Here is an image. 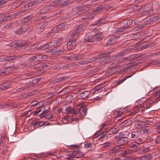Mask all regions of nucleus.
<instances>
[{"mask_svg": "<svg viewBox=\"0 0 160 160\" xmlns=\"http://www.w3.org/2000/svg\"><path fill=\"white\" fill-rule=\"evenodd\" d=\"M38 104L37 101H34L32 102L31 104L32 106H36Z\"/></svg>", "mask_w": 160, "mask_h": 160, "instance_id": "obj_62", "label": "nucleus"}, {"mask_svg": "<svg viewBox=\"0 0 160 160\" xmlns=\"http://www.w3.org/2000/svg\"><path fill=\"white\" fill-rule=\"evenodd\" d=\"M55 28L57 30V31H59L63 29L59 25L55 27Z\"/></svg>", "mask_w": 160, "mask_h": 160, "instance_id": "obj_52", "label": "nucleus"}, {"mask_svg": "<svg viewBox=\"0 0 160 160\" xmlns=\"http://www.w3.org/2000/svg\"><path fill=\"white\" fill-rule=\"evenodd\" d=\"M72 158L74 159L80 158L84 155L83 154L79 151L74 150L72 153Z\"/></svg>", "mask_w": 160, "mask_h": 160, "instance_id": "obj_5", "label": "nucleus"}, {"mask_svg": "<svg viewBox=\"0 0 160 160\" xmlns=\"http://www.w3.org/2000/svg\"><path fill=\"white\" fill-rule=\"evenodd\" d=\"M70 60L72 61L76 60V55L75 54L69 56Z\"/></svg>", "mask_w": 160, "mask_h": 160, "instance_id": "obj_51", "label": "nucleus"}, {"mask_svg": "<svg viewBox=\"0 0 160 160\" xmlns=\"http://www.w3.org/2000/svg\"><path fill=\"white\" fill-rule=\"evenodd\" d=\"M32 113L30 111H28L25 112L24 114L25 116L28 117L30 116Z\"/></svg>", "mask_w": 160, "mask_h": 160, "instance_id": "obj_41", "label": "nucleus"}, {"mask_svg": "<svg viewBox=\"0 0 160 160\" xmlns=\"http://www.w3.org/2000/svg\"><path fill=\"white\" fill-rule=\"evenodd\" d=\"M41 109H39L38 110L35 111L33 114V116L36 115H37L39 112H40L41 111Z\"/></svg>", "mask_w": 160, "mask_h": 160, "instance_id": "obj_56", "label": "nucleus"}, {"mask_svg": "<svg viewBox=\"0 0 160 160\" xmlns=\"http://www.w3.org/2000/svg\"><path fill=\"white\" fill-rule=\"evenodd\" d=\"M102 6H99L97 7L95 9L93 10V14L96 15L98 13L102 11Z\"/></svg>", "mask_w": 160, "mask_h": 160, "instance_id": "obj_17", "label": "nucleus"}, {"mask_svg": "<svg viewBox=\"0 0 160 160\" xmlns=\"http://www.w3.org/2000/svg\"><path fill=\"white\" fill-rule=\"evenodd\" d=\"M160 63L159 60H154L151 61V65H154L159 64Z\"/></svg>", "mask_w": 160, "mask_h": 160, "instance_id": "obj_34", "label": "nucleus"}, {"mask_svg": "<svg viewBox=\"0 0 160 160\" xmlns=\"http://www.w3.org/2000/svg\"><path fill=\"white\" fill-rule=\"evenodd\" d=\"M92 14H93V12H92L88 13L87 15V17L86 18L87 19L93 18V15H92Z\"/></svg>", "mask_w": 160, "mask_h": 160, "instance_id": "obj_40", "label": "nucleus"}, {"mask_svg": "<svg viewBox=\"0 0 160 160\" xmlns=\"http://www.w3.org/2000/svg\"><path fill=\"white\" fill-rule=\"evenodd\" d=\"M39 57L38 54L35 55L29 58V61L39 62Z\"/></svg>", "mask_w": 160, "mask_h": 160, "instance_id": "obj_22", "label": "nucleus"}, {"mask_svg": "<svg viewBox=\"0 0 160 160\" xmlns=\"http://www.w3.org/2000/svg\"><path fill=\"white\" fill-rule=\"evenodd\" d=\"M7 0H1L0 1V6L3 5L7 2Z\"/></svg>", "mask_w": 160, "mask_h": 160, "instance_id": "obj_53", "label": "nucleus"}, {"mask_svg": "<svg viewBox=\"0 0 160 160\" xmlns=\"http://www.w3.org/2000/svg\"><path fill=\"white\" fill-rule=\"evenodd\" d=\"M95 39V41L100 40L103 37L102 34V32H99L97 33L96 35H94Z\"/></svg>", "mask_w": 160, "mask_h": 160, "instance_id": "obj_21", "label": "nucleus"}, {"mask_svg": "<svg viewBox=\"0 0 160 160\" xmlns=\"http://www.w3.org/2000/svg\"><path fill=\"white\" fill-rule=\"evenodd\" d=\"M130 160H145V158L144 157H141L140 158L138 157H132L131 158Z\"/></svg>", "mask_w": 160, "mask_h": 160, "instance_id": "obj_37", "label": "nucleus"}, {"mask_svg": "<svg viewBox=\"0 0 160 160\" xmlns=\"http://www.w3.org/2000/svg\"><path fill=\"white\" fill-rule=\"evenodd\" d=\"M150 149V148L149 147H148L146 148H144L143 149V151L144 152H147Z\"/></svg>", "mask_w": 160, "mask_h": 160, "instance_id": "obj_64", "label": "nucleus"}, {"mask_svg": "<svg viewBox=\"0 0 160 160\" xmlns=\"http://www.w3.org/2000/svg\"><path fill=\"white\" fill-rule=\"evenodd\" d=\"M111 144V143L109 142H106L102 144V147L104 148H107Z\"/></svg>", "mask_w": 160, "mask_h": 160, "instance_id": "obj_49", "label": "nucleus"}, {"mask_svg": "<svg viewBox=\"0 0 160 160\" xmlns=\"http://www.w3.org/2000/svg\"><path fill=\"white\" fill-rule=\"evenodd\" d=\"M87 112V110L85 108H81L78 111L77 109H74L71 107H69L66 108L64 113L65 114L77 115L78 116H85L86 115Z\"/></svg>", "mask_w": 160, "mask_h": 160, "instance_id": "obj_2", "label": "nucleus"}, {"mask_svg": "<svg viewBox=\"0 0 160 160\" xmlns=\"http://www.w3.org/2000/svg\"><path fill=\"white\" fill-rule=\"evenodd\" d=\"M85 7H86V6H84V7H77V8H73V10L74 11L76 12V15L80 14L81 13H82L84 12V9Z\"/></svg>", "mask_w": 160, "mask_h": 160, "instance_id": "obj_6", "label": "nucleus"}, {"mask_svg": "<svg viewBox=\"0 0 160 160\" xmlns=\"http://www.w3.org/2000/svg\"><path fill=\"white\" fill-rule=\"evenodd\" d=\"M83 26L82 25H81L78 26L74 31L70 35V39H72L75 36H78L79 33L83 30L84 29Z\"/></svg>", "mask_w": 160, "mask_h": 160, "instance_id": "obj_3", "label": "nucleus"}, {"mask_svg": "<svg viewBox=\"0 0 160 160\" xmlns=\"http://www.w3.org/2000/svg\"><path fill=\"white\" fill-rule=\"evenodd\" d=\"M114 41V39L113 38H110L107 42V45L109 44L111 45L113 43V42Z\"/></svg>", "mask_w": 160, "mask_h": 160, "instance_id": "obj_42", "label": "nucleus"}, {"mask_svg": "<svg viewBox=\"0 0 160 160\" xmlns=\"http://www.w3.org/2000/svg\"><path fill=\"white\" fill-rule=\"evenodd\" d=\"M140 133L138 132L134 131L131 132L129 134V135H131V137L132 138H135L138 137L139 134Z\"/></svg>", "mask_w": 160, "mask_h": 160, "instance_id": "obj_18", "label": "nucleus"}, {"mask_svg": "<svg viewBox=\"0 0 160 160\" xmlns=\"http://www.w3.org/2000/svg\"><path fill=\"white\" fill-rule=\"evenodd\" d=\"M158 17L157 16H154L151 17V21H152V22H155L158 20Z\"/></svg>", "mask_w": 160, "mask_h": 160, "instance_id": "obj_39", "label": "nucleus"}, {"mask_svg": "<svg viewBox=\"0 0 160 160\" xmlns=\"http://www.w3.org/2000/svg\"><path fill=\"white\" fill-rule=\"evenodd\" d=\"M110 53H108L107 55H100L98 57H96L94 58L88 59H83L78 62V65H84L88 63H96L100 62V63L103 64L106 63L108 61L107 59L108 55Z\"/></svg>", "mask_w": 160, "mask_h": 160, "instance_id": "obj_1", "label": "nucleus"}, {"mask_svg": "<svg viewBox=\"0 0 160 160\" xmlns=\"http://www.w3.org/2000/svg\"><path fill=\"white\" fill-rule=\"evenodd\" d=\"M90 94L88 91H85L83 92H81L79 95V97L80 99H84L86 98Z\"/></svg>", "mask_w": 160, "mask_h": 160, "instance_id": "obj_13", "label": "nucleus"}, {"mask_svg": "<svg viewBox=\"0 0 160 160\" xmlns=\"http://www.w3.org/2000/svg\"><path fill=\"white\" fill-rule=\"evenodd\" d=\"M68 49L70 50L73 47L72 42L71 41L68 42L67 44Z\"/></svg>", "mask_w": 160, "mask_h": 160, "instance_id": "obj_35", "label": "nucleus"}, {"mask_svg": "<svg viewBox=\"0 0 160 160\" xmlns=\"http://www.w3.org/2000/svg\"><path fill=\"white\" fill-rule=\"evenodd\" d=\"M103 87V85H102L99 84L95 88L96 91L94 92H96L97 91L101 92L102 91V89Z\"/></svg>", "mask_w": 160, "mask_h": 160, "instance_id": "obj_26", "label": "nucleus"}, {"mask_svg": "<svg viewBox=\"0 0 160 160\" xmlns=\"http://www.w3.org/2000/svg\"><path fill=\"white\" fill-rule=\"evenodd\" d=\"M105 137V135L103 133H100V135H99V139Z\"/></svg>", "mask_w": 160, "mask_h": 160, "instance_id": "obj_61", "label": "nucleus"}, {"mask_svg": "<svg viewBox=\"0 0 160 160\" xmlns=\"http://www.w3.org/2000/svg\"><path fill=\"white\" fill-rule=\"evenodd\" d=\"M24 12L21 11L19 12H18L17 13H14L13 14H12L10 15H8L5 18H4L3 19H2L1 21H0V24H1L2 23V22H5L6 20L9 19L10 18H12L13 17H16L17 16H18L19 15L23 14V13Z\"/></svg>", "mask_w": 160, "mask_h": 160, "instance_id": "obj_4", "label": "nucleus"}, {"mask_svg": "<svg viewBox=\"0 0 160 160\" xmlns=\"http://www.w3.org/2000/svg\"><path fill=\"white\" fill-rule=\"evenodd\" d=\"M153 138L152 136L151 137V142H154L156 143H160V139L159 137L155 139H152V138Z\"/></svg>", "mask_w": 160, "mask_h": 160, "instance_id": "obj_32", "label": "nucleus"}, {"mask_svg": "<svg viewBox=\"0 0 160 160\" xmlns=\"http://www.w3.org/2000/svg\"><path fill=\"white\" fill-rule=\"evenodd\" d=\"M68 79V77H60L56 79L55 81L56 82L59 83L65 80Z\"/></svg>", "mask_w": 160, "mask_h": 160, "instance_id": "obj_23", "label": "nucleus"}, {"mask_svg": "<svg viewBox=\"0 0 160 160\" xmlns=\"http://www.w3.org/2000/svg\"><path fill=\"white\" fill-rule=\"evenodd\" d=\"M31 61H29V59L28 62L23 63L22 64V66L24 68L27 69L30 67L32 66H33V64L32 63H31Z\"/></svg>", "mask_w": 160, "mask_h": 160, "instance_id": "obj_15", "label": "nucleus"}, {"mask_svg": "<svg viewBox=\"0 0 160 160\" xmlns=\"http://www.w3.org/2000/svg\"><path fill=\"white\" fill-rule=\"evenodd\" d=\"M107 134L111 135L116 133L117 131L114 128H106L105 131Z\"/></svg>", "mask_w": 160, "mask_h": 160, "instance_id": "obj_16", "label": "nucleus"}, {"mask_svg": "<svg viewBox=\"0 0 160 160\" xmlns=\"http://www.w3.org/2000/svg\"><path fill=\"white\" fill-rule=\"evenodd\" d=\"M46 122H42L41 121H39L38 120H35L34 121V124L35 127L37 128L43 126L46 124Z\"/></svg>", "mask_w": 160, "mask_h": 160, "instance_id": "obj_8", "label": "nucleus"}, {"mask_svg": "<svg viewBox=\"0 0 160 160\" xmlns=\"http://www.w3.org/2000/svg\"><path fill=\"white\" fill-rule=\"evenodd\" d=\"M123 30H124V29L123 28H121V29L118 28L117 30V31L118 33H120L121 32H122Z\"/></svg>", "mask_w": 160, "mask_h": 160, "instance_id": "obj_63", "label": "nucleus"}, {"mask_svg": "<svg viewBox=\"0 0 160 160\" xmlns=\"http://www.w3.org/2000/svg\"><path fill=\"white\" fill-rule=\"evenodd\" d=\"M9 60H14L17 58V57L15 56H9Z\"/></svg>", "mask_w": 160, "mask_h": 160, "instance_id": "obj_55", "label": "nucleus"}, {"mask_svg": "<svg viewBox=\"0 0 160 160\" xmlns=\"http://www.w3.org/2000/svg\"><path fill=\"white\" fill-rule=\"evenodd\" d=\"M130 122L126 120L123 122L122 124L124 127H126L129 125Z\"/></svg>", "mask_w": 160, "mask_h": 160, "instance_id": "obj_46", "label": "nucleus"}, {"mask_svg": "<svg viewBox=\"0 0 160 160\" xmlns=\"http://www.w3.org/2000/svg\"><path fill=\"white\" fill-rule=\"evenodd\" d=\"M149 130H150L149 129H143L142 130V131L143 133H146L148 132L149 131Z\"/></svg>", "mask_w": 160, "mask_h": 160, "instance_id": "obj_60", "label": "nucleus"}, {"mask_svg": "<svg viewBox=\"0 0 160 160\" xmlns=\"http://www.w3.org/2000/svg\"><path fill=\"white\" fill-rule=\"evenodd\" d=\"M100 133H101V132L100 131H98V132H96L94 134V135L93 136V138H97L98 137L99 138V135H100Z\"/></svg>", "mask_w": 160, "mask_h": 160, "instance_id": "obj_48", "label": "nucleus"}, {"mask_svg": "<svg viewBox=\"0 0 160 160\" xmlns=\"http://www.w3.org/2000/svg\"><path fill=\"white\" fill-rule=\"evenodd\" d=\"M138 145V143L136 142H133L130 144V147L134 148H136Z\"/></svg>", "mask_w": 160, "mask_h": 160, "instance_id": "obj_33", "label": "nucleus"}, {"mask_svg": "<svg viewBox=\"0 0 160 160\" xmlns=\"http://www.w3.org/2000/svg\"><path fill=\"white\" fill-rule=\"evenodd\" d=\"M160 127V123H154L153 122H151V128H152L153 130L158 129Z\"/></svg>", "mask_w": 160, "mask_h": 160, "instance_id": "obj_20", "label": "nucleus"}, {"mask_svg": "<svg viewBox=\"0 0 160 160\" xmlns=\"http://www.w3.org/2000/svg\"><path fill=\"white\" fill-rule=\"evenodd\" d=\"M36 5V3L33 1H32L26 4L25 7L26 8H31L34 5Z\"/></svg>", "mask_w": 160, "mask_h": 160, "instance_id": "obj_27", "label": "nucleus"}, {"mask_svg": "<svg viewBox=\"0 0 160 160\" xmlns=\"http://www.w3.org/2000/svg\"><path fill=\"white\" fill-rule=\"evenodd\" d=\"M83 57V55H76V60H79L82 58Z\"/></svg>", "mask_w": 160, "mask_h": 160, "instance_id": "obj_50", "label": "nucleus"}, {"mask_svg": "<svg viewBox=\"0 0 160 160\" xmlns=\"http://www.w3.org/2000/svg\"><path fill=\"white\" fill-rule=\"evenodd\" d=\"M38 57H39V61H45L48 59L47 57L45 55H41L38 54Z\"/></svg>", "mask_w": 160, "mask_h": 160, "instance_id": "obj_25", "label": "nucleus"}, {"mask_svg": "<svg viewBox=\"0 0 160 160\" xmlns=\"http://www.w3.org/2000/svg\"><path fill=\"white\" fill-rule=\"evenodd\" d=\"M94 37V35L89 36L84 39V42H92L95 41Z\"/></svg>", "mask_w": 160, "mask_h": 160, "instance_id": "obj_10", "label": "nucleus"}, {"mask_svg": "<svg viewBox=\"0 0 160 160\" xmlns=\"http://www.w3.org/2000/svg\"><path fill=\"white\" fill-rule=\"evenodd\" d=\"M45 117L51 121H53L54 120V118L52 117L51 114L45 115Z\"/></svg>", "mask_w": 160, "mask_h": 160, "instance_id": "obj_38", "label": "nucleus"}, {"mask_svg": "<svg viewBox=\"0 0 160 160\" xmlns=\"http://www.w3.org/2000/svg\"><path fill=\"white\" fill-rule=\"evenodd\" d=\"M49 46V45L48 44H46L43 45L42 46H40L38 49L39 50L44 51L46 49L48 48Z\"/></svg>", "mask_w": 160, "mask_h": 160, "instance_id": "obj_28", "label": "nucleus"}, {"mask_svg": "<svg viewBox=\"0 0 160 160\" xmlns=\"http://www.w3.org/2000/svg\"><path fill=\"white\" fill-rule=\"evenodd\" d=\"M121 148V147L119 146H117L114 147L113 149L111 150L109 152V154L111 155H114L116 152L119 150Z\"/></svg>", "mask_w": 160, "mask_h": 160, "instance_id": "obj_9", "label": "nucleus"}, {"mask_svg": "<svg viewBox=\"0 0 160 160\" xmlns=\"http://www.w3.org/2000/svg\"><path fill=\"white\" fill-rule=\"evenodd\" d=\"M152 92L153 93L152 97H155L157 96L158 97L157 98V100L158 101H160V94L159 93L158 91L156 89H153L151 91V92Z\"/></svg>", "mask_w": 160, "mask_h": 160, "instance_id": "obj_14", "label": "nucleus"}, {"mask_svg": "<svg viewBox=\"0 0 160 160\" xmlns=\"http://www.w3.org/2000/svg\"><path fill=\"white\" fill-rule=\"evenodd\" d=\"M57 5L58 4L56 3V1L55 0L54 1L51 2L48 5V6L50 7H52V6H55Z\"/></svg>", "mask_w": 160, "mask_h": 160, "instance_id": "obj_43", "label": "nucleus"}, {"mask_svg": "<svg viewBox=\"0 0 160 160\" xmlns=\"http://www.w3.org/2000/svg\"><path fill=\"white\" fill-rule=\"evenodd\" d=\"M27 27L26 26H22L15 31V33L17 34H21L26 32Z\"/></svg>", "mask_w": 160, "mask_h": 160, "instance_id": "obj_7", "label": "nucleus"}, {"mask_svg": "<svg viewBox=\"0 0 160 160\" xmlns=\"http://www.w3.org/2000/svg\"><path fill=\"white\" fill-rule=\"evenodd\" d=\"M125 81V80L124 79V78H123L121 80L118 81L117 82H116L115 83V85H118L119 84L122 83V82H123Z\"/></svg>", "mask_w": 160, "mask_h": 160, "instance_id": "obj_47", "label": "nucleus"}, {"mask_svg": "<svg viewBox=\"0 0 160 160\" xmlns=\"http://www.w3.org/2000/svg\"><path fill=\"white\" fill-rule=\"evenodd\" d=\"M26 44V43L25 42H16L15 45L17 47L21 48L24 46Z\"/></svg>", "mask_w": 160, "mask_h": 160, "instance_id": "obj_29", "label": "nucleus"}, {"mask_svg": "<svg viewBox=\"0 0 160 160\" xmlns=\"http://www.w3.org/2000/svg\"><path fill=\"white\" fill-rule=\"evenodd\" d=\"M130 152V151L129 150H128L125 151H121L120 153L122 156H125Z\"/></svg>", "mask_w": 160, "mask_h": 160, "instance_id": "obj_36", "label": "nucleus"}, {"mask_svg": "<svg viewBox=\"0 0 160 160\" xmlns=\"http://www.w3.org/2000/svg\"><path fill=\"white\" fill-rule=\"evenodd\" d=\"M11 86V85L10 84L2 85L0 86V89L3 91H4L7 89Z\"/></svg>", "mask_w": 160, "mask_h": 160, "instance_id": "obj_30", "label": "nucleus"}, {"mask_svg": "<svg viewBox=\"0 0 160 160\" xmlns=\"http://www.w3.org/2000/svg\"><path fill=\"white\" fill-rule=\"evenodd\" d=\"M48 110H47L46 111H44L40 115V118H42L44 116H45V115H46V114H45V112L46 111H48Z\"/></svg>", "mask_w": 160, "mask_h": 160, "instance_id": "obj_58", "label": "nucleus"}, {"mask_svg": "<svg viewBox=\"0 0 160 160\" xmlns=\"http://www.w3.org/2000/svg\"><path fill=\"white\" fill-rule=\"evenodd\" d=\"M55 1L57 4H60L62 7L65 6L67 4L65 0H56Z\"/></svg>", "mask_w": 160, "mask_h": 160, "instance_id": "obj_24", "label": "nucleus"}, {"mask_svg": "<svg viewBox=\"0 0 160 160\" xmlns=\"http://www.w3.org/2000/svg\"><path fill=\"white\" fill-rule=\"evenodd\" d=\"M9 56H5L4 57L1 58V61H9Z\"/></svg>", "mask_w": 160, "mask_h": 160, "instance_id": "obj_44", "label": "nucleus"}, {"mask_svg": "<svg viewBox=\"0 0 160 160\" xmlns=\"http://www.w3.org/2000/svg\"><path fill=\"white\" fill-rule=\"evenodd\" d=\"M33 68L37 71H40L45 68V66L43 64L38 63L34 66Z\"/></svg>", "mask_w": 160, "mask_h": 160, "instance_id": "obj_12", "label": "nucleus"}, {"mask_svg": "<svg viewBox=\"0 0 160 160\" xmlns=\"http://www.w3.org/2000/svg\"><path fill=\"white\" fill-rule=\"evenodd\" d=\"M107 124L105 123H103L101 125V126L100 127V129H102L105 128V127L106 126Z\"/></svg>", "mask_w": 160, "mask_h": 160, "instance_id": "obj_59", "label": "nucleus"}, {"mask_svg": "<svg viewBox=\"0 0 160 160\" xmlns=\"http://www.w3.org/2000/svg\"><path fill=\"white\" fill-rule=\"evenodd\" d=\"M128 141V138L125 137H122L118 140V143L122 145H125L127 143Z\"/></svg>", "mask_w": 160, "mask_h": 160, "instance_id": "obj_11", "label": "nucleus"}, {"mask_svg": "<svg viewBox=\"0 0 160 160\" xmlns=\"http://www.w3.org/2000/svg\"><path fill=\"white\" fill-rule=\"evenodd\" d=\"M48 25V22H45L43 23L42 25H41V27L40 28V29H43L45 27H46Z\"/></svg>", "mask_w": 160, "mask_h": 160, "instance_id": "obj_54", "label": "nucleus"}, {"mask_svg": "<svg viewBox=\"0 0 160 160\" xmlns=\"http://www.w3.org/2000/svg\"><path fill=\"white\" fill-rule=\"evenodd\" d=\"M92 145L91 143L87 142L86 144H85L84 148H86L87 151H90L92 149Z\"/></svg>", "mask_w": 160, "mask_h": 160, "instance_id": "obj_31", "label": "nucleus"}, {"mask_svg": "<svg viewBox=\"0 0 160 160\" xmlns=\"http://www.w3.org/2000/svg\"><path fill=\"white\" fill-rule=\"evenodd\" d=\"M55 112L57 113H59L60 112V109L59 108H56L55 109Z\"/></svg>", "mask_w": 160, "mask_h": 160, "instance_id": "obj_57", "label": "nucleus"}, {"mask_svg": "<svg viewBox=\"0 0 160 160\" xmlns=\"http://www.w3.org/2000/svg\"><path fill=\"white\" fill-rule=\"evenodd\" d=\"M138 102H139V101H137L135 103L136 105L134 107V111L133 112L134 113H136L140 111L139 107L141 104H138Z\"/></svg>", "mask_w": 160, "mask_h": 160, "instance_id": "obj_19", "label": "nucleus"}, {"mask_svg": "<svg viewBox=\"0 0 160 160\" xmlns=\"http://www.w3.org/2000/svg\"><path fill=\"white\" fill-rule=\"evenodd\" d=\"M62 38H59L57 40L55 41L56 43L58 45H60L62 41Z\"/></svg>", "mask_w": 160, "mask_h": 160, "instance_id": "obj_45", "label": "nucleus"}]
</instances>
